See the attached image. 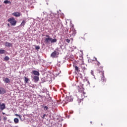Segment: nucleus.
Listing matches in <instances>:
<instances>
[{
  "mask_svg": "<svg viewBox=\"0 0 127 127\" xmlns=\"http://www.w3.org/2000/svg\"><path fill=\"white\" fill-rule=\"evenodd\" d=\"M50 42L51 43H55V42H57V39H52V38H51L50 36L49 35H46L44 43H45V44H50Z\"/></svg>",
  "mask_w": 127,
  "mask_h": 127,
  "instance_id": "obj_1",
  "label": "nucleus"
},
{
  "mask_svg": "<svg viewBox=\"0 0 127 127\" xmlns=\"http://www.w3.org/2000/svg\"><path fill=\"white\" fill-rule=\"evenodd\" d=\"M103 66H100V69H98L99 73H101L102 75L101 76V82H106V78H105V75L104 71H103Z\"/></svg>",
  "mask_w": 127,
  "mask_h": 127,
  "instance_id": "obj_2",
  "label": "nucleus"
},
{
  "mask_svg": "<svg viewBox=\"0 0 127 127\" xmlns=\"http://www.w3.org/2000/svg\"><path fill=\"white\" fill-rule=\"evenodd\" d=\"M78 92L79 93H81V98L82 99H84V98H86V97H87V94H86V93L84 92V89L82 87L78 89Z\"/></svg>",
  "mask_w": 127,
  "mask_h": 127,
  "instance_id": "obj_3",
  "label": "nucleus"
},
{
  "mask_svg": "<svg viewBox=\"0 0 127 127\" xmlns=\"http://www.w3.org/2000/svg\"><path fill=\"white\" fill-rule=\"evenodd\" d=\"M7 21L8 22H10V23L11 24V25H15L16 24V21L15 19H14V18L11 17L8 19Z\"/></svg>",
  "mask_w": 127,
  "mask_h": 127,
  "instance_id": "obj_4",
  "label": "nucleus"
},
{
  "mask_svg": "<svg viewBox=\"0 0 127 127\" xmlns=\"http://www.w3.org/2000/svg\"><path fill=\"white\" fill-rule=\"evenodd\" d=\"M58 55H59V52L55 51L51 54V56L52 58H57V57H58Z\"/></svg>",
  "mask_w": 127,
  "mask_h": 127,
  "instance_id": "obj_5",
  "label": "nucleus"
},
{
  "mask_svg": "<svg viewBox=\"0 0 127 127\" xmlns=\"http://www.w3.org/2000/svg\"><path fill=\"white\" fill-rule=\"evenodd\" d=\"M6 93V90L4 88L0 87V94L3 95Z\"/></svg>",
  "mask_w": 127,
  "mask_h": 127,
  "instance_id": "obj_6",
  "label": "nucleus"
},
{
  "mask_svg": "<svg viewBox=\"0 0 127 127\" xmlns=\"http://www.w3.org/2000/svg\"><path fill=\"white\" fill-rule=\"evenodd\" d=\"M49 19L51 20V21H54L55 19V15H54V14H50L49 15Z\"/></svg>",
  "mask_w": 127,
  "mask_h": 127,
  "instance_id": "obj_7",
  "label": "nucleus"
},
{
  "mask_svg": "<svg viewBox=\"0 0 127 127\" xmlns=\"http://www.w3.org/2000/svg\"><path fill=\"white\" fill-rule=\"evenodd\" d=\"M82 63L80 64V68L82 69V70H86V65L84 63V61H82Z\"/></svg>",
  "mask_w": 127,
  "mask_h": 127,
  "instance_id": "obj_8",
  "label": "nucleus"
},
{
  "mask_svg": "<svg viewBox=\"0 0 127 127\" xmlns=\"http://www.w3.org/2000/svg\"><path fill=\"white\" fill-rule=\"evenodd\" d=\"M33 80L34 82H37L39 81V76L35 75L33 78Z\"/></svg>",
  "mask_w": 127,
  "mask_h": 127,
  "instance_id": "obj_9",
  "label": "nucleus"
},
{
  "mask_svg": "<svg viewBox=\"0 0 127 127\" xmlns=\"http://www.w3.org/2000/svg\"><path fill=\"white\" fill-rule=\"evenodd\" d=\"M33 74H34L35 76H40V73L37 70H33L32 71Z\"/></svg>",
  "mask_w": 127,
  "mask_h": 127,
  "instance_id": "obj_10",
  "label": "nucleus"
},
{
  "mask_svg": "<svg viewBox=\"0 0 127 127\" xmlns=\"http://www.w3.org/2000/svg\"><path fill=\"white\" fill-rule=\"evenodd\" d=\"M5 46L6 47H11V46H12V44L6 42L5 43Z\"/></svg>",
  "mask_w": 127,
  "mask_h": 127,
  "instance_id": "obj_11",
  "label": "nucleus"
},
{
  "mask_svg": "<svg viewBox=\"0 0 127 127\" xmlns=\"http://www.w3.org/2000/svg\"><path fill=\"white\" fill-rule=\"evenodd\" d=\"M5 109V104L4 103H3L1 105V106L0 107V110L1 111H3Z\"/></svg>",
  "mask_w": 127,
  "mask_h": 127,
  "instance_id": "obj_12",
  "label": "nucleus"
},
{
  "mask_svg": "<svg viewBox=\"0 0 127 127\" xmlns=\"http://www.w3.org/2000/svg\"><path fill=\"white\" fill-rule=\"evenodd\" d=\"M13 15H14V16H16V17H18V16H20V15H21V14H20V13L18 12H16L13 13Z\"/></svg>",
  "mask_w": 127,
  "mask_h": 127,
  "instance_id": "obj_13",
  "label": "nucleus"
},
{
  "mask_svg": "<svg viewBox=\"0 0 127 127\" xmlns=\"http://www.w3.org/2000/svg\"><path fill=\"white\" fill-rule=\"evenodd\" d=\"M3 81L4 82V83H10V80L8 78L6 77V78H5L4 79H3Z\"/></svg>",
  "mask_w": 127,
  "mask_h": 127,
  "instance_id": "obj_14",
  "label": "nucleus"
},
{
  "mask_svg": "<svg viewBox=\"0 0 127 127\" xmlns=\"http://www.w3.org/2000/svg\"><path fill=\"white\" fill-rule=\"evenodd\" d=\"M14 123L16 124H18V123H19V120L17 118H15L14 119Z\"/></svg>",
  "mask_w": 127,
  "mask_h": 127,
  "instance_id": "obj_15",
  "label": "nucleus"
},
{
  "mask_svg": "<svg viewBox=\"0 0 127 127\" xmlns=\"http://www.w3.org/2000/svg\"><path fill=\"white\" fill-rule=\"evenodd\" d=\"M24 82L25 84H27V83H28V81H29V79H28V78L26 77H24Z\"/></svg>",
  "mask_w": 127,
  "mask_h": 127,
  "instance_id": "obj_16",
  "label": "nucleus"
},
{
  "mask_svg": "<svg viewBox=\"0 0 127 127\" xmlns=\"http://www.w3.org/2000/svg\"><path fill=\"white\" fill-rule=\"evenodd\" d=\"M3 3L7 4V3H11V2L8 0H5L4 1Z\"/></svg>",
  "mask_w": 127,
  "mask_h": 127,
  "instance_id": "obj_17",
  "label": "nucleus"
},
{
  "mask_svg": "<svg viewBox=\"0 0 127 127\" xmlns=\"http://www.w3.org/2000/svg\"><path fill=\"white\" fill-rule=\"evenodd\" d=\"M5 53V50H0V54H4Z\"/></svg>",
  "mask_w": 127,
  "mask_h": 127,
  "instance_id": "obj_18",
  "label": "nucleus"
},
{
  "mask_svg": "<svg viewBox=\"0 0 127 127\" xmlns=\"http://www.w3.org/2000/svg\"><path fill=\"white\" fill-rule=\"evenodd\" d=\"M21 26L24 27V25H25V20L22 21V23H21Z\"/></svg>",
  "mask_w": 127,
  "mask_h": 127,
  "instance_id": "obj_19",
  "label": "nucleus"
},
{
  "mask_svg": "<svg viewBox=\"0 0 127 127\" xmlns=\"http://www.w3.org/2000/svg\"><path fill=\"white\" fill-rule=\"evenodd\" d=\"M4 59L5 61H8V60H9V58L7 56H6V57H5Z\"/></svg>",
  "mask_w": 127,
  "mask_h": 127,
  "instance_id": "obj_20",
  "label": "nucleus"
},
{
  "mask_svg": "<svg viewBox=\"0 0 127 127\" xmlns=\"http://www.w3.org/2000/svg\"><path fill=\"white\" fill-rule=\"evenodd\" d=\"M75 71H77V72L79 71V68L76 65L75 66Z\"/></svg>",
  "mask_w": 127,
  "mask_h": 127,
  "instance_id": "obj_21",
  "label": "nucleus"
},
{
  "mask_svg": "<svg viewBox=\"0 0 127 127\" xmlns=\"http://www.w3.org/2000/svg\"><path fill=\"white\" fill-rule=\"evenodd\" d=\"M65 41L67 43H70V41H71V40L69 39H66Z\"/></svg>",
  "mask_w": 127,
  "mask_h": 127,
  "instance_id": "obj_22",
  "label": "nucleus"
},
{
  "mask_svg": "<svg viewBox=\"0 0 127 127\" xmlns=\"http://www.w3.org/2000/svg\"><path fill=\"white\" fill-rule=\"evenodd\" d=\"M44 110H45V111H47V110H48V107H47V106H45L44 107Z\"/></svg>",
  "mask_w": 127,
  "mask_h": 127,
  "instance_id": "obj_23",
  "label": "nucleus"
},
{
  "mask_svg": "<svg viewBox=\"0 0 127 127\" xmlns=\"http://www.w3.org/2000/svg\"><path fill=\"white\" fill-rule=\"evenodd\" d=\"M36 50H39L40 49V47L39 46H37L36 47Z\"/></svg>",
  "mask_w": 127,
  "mask_h": 127,
  "instance_id": "obj_24",
  "label": "nucleus"
},
{
  "mask_svg": "<svg viewBox=\"0 0 127 127\" xmlns=\"http://www.w3.org/2000/svg\"><path fill=\"white\" fill-rule=\"evenodd\" d=\"M15 116H16V117H19V119H21V116L18 114H15Z\"/></svg>",
  "mask_w": 127,
  "mask_h": 127,
  "instance_id": "obj_25",
  "label": "nucleus"
},
{
  "mask_svg": "<svg viewBox=\"0 0 127 127\" xmlns=\"http://www.w3.org/2000/svg\"><path fill=\"white\" fill-rule=\"evenodd\" d=\"M6 120H7V117H3V121H4V122H6Z\"/></svg>",
  "mask_w": 127,
  "mask_h": 127,
  "instance_id": "obj_26",
  "label": "nucleus"
},
{
  "mask_svg": "<svg viewBox=\"0 0 127 127\" xmlns=\"http://www.w3.org/2000/svg\"><path fill=\"white\" fill-rule=\"evenodd\" d=\"M97 65L98 66H100L101 65V63L100 62H99V61H97Z\"/></svg>",
  "mask_w": 127,
  "mask_h": 127,
  "instance_id": "obj_27",
  "label": "nucleus"
},
{
  "mask_svg": "<svg viewBox=\"0 0 127 127\" xmlns=\"http://www.w3.org/2000/svg\"><path fill=\"white\" fill-rule=\"evenodd\" d=\"M93 61H96V62H97L98 61L97 60L96 58L94 57V58H93Z\"/></svg>",
  "mask_w": 127,
  "mask_h": 127,
  "instance_id": "obj_28",
  "label": "nucleus"
},
{
  "mask_svg": "<svg viewBox=\"0 0 127 127\" xmlns=\"http://www.w3.org/2000/svg\"><path fill=\"white\" fill-rule=\"evenodd\" d=\"M85 83H87L88 85L89 86H90V82H89L88 81L86 80V81L85 82Z\"/></svg>",
  "mask_w": 127,
  "mask_h": 127,
  "instance_id": "obj_29",
  "label": "nucleus"
},
{
  "mask_svg": "<svg viewBox=\"0 0 127 127\" xmlns=\"http://www.w3.org/2000/svg\"><path fill=\"white\" fill-rule=\"evenodd\" d=\"M45 117H46V114H44L43 117H42V119H44Z\"/></svg>",
  "mask_w": 127,
  "mask_h": 127,
  "instance_id": "obj_30",
  "label": "nucleus"
},
{
  "mask_svg": "<svg viewBox=\"0 0 127 127\" xmlns=\"http://www.w3.org/2000/svg\"><path fill=\"white\" fill-rule=\"evenodd\" d=\"M77 101H78V103H81V99H78Z\"/></svg>",
  "mask_w": 127,
  "mask_h": 127,
  "instance_id": "obj_31",
  "label": "nucleus"
},
{
  "mask_svg": "<svg viewBox=\"0 0 127 127\" xmlns=\"http://www.w3.org/2000/svg\"><path fill=\"white\" fill-rule=\"evenodd\" d=\"M7 26L9 27V26H10V25H9V24H7Z\"/></svg>",
  "mask_w": 127,
  "mask_h": 127,
  "instance_id": "obj_32",
  "label": "nucleus"
},
{
  "mask_svg": "<svg viewBox=\"0 0 127 127\" xmlns=\"http://www.w3.org/2000/svg\"><path fill=\"white\" fill-rule=\"evenodd\" d=\"M0 121H1V117H0Z\"/></svg>",
  "mask_w": 127,
  "mask_h": 127,
  "instance_id": "obj_33",
  "label": "nucleus"
},
{
  "mask_svg": "<svg viewBox=\"0 0 127 127\" xmlns=\"http://www.w3.org/2000/svg\"><path fill=\"white\" fill-rule=\"evenodd\" d=\"M1 106V103H0V107Z\"/></svg>",
  "mask_w": 127,
  "mask_h": 127,
  "instance_id": "obj_34",
  "label": "nucleus"
},
{
  "mask_svg": "<svg viewBox=\"0 0 127 127\" xmlns=\"http://www.w3.org/2000/svg\"><path fill=\"white\" fill-rule=\"evenodd\" d=\"M2 114H3V115H4V113H2Z\"/></svg>",
  "mask_w": 127,
  "mask_h": 127,
  "instance_id": "obj_35",
  "label": "nucleus"
}]
</instances>
